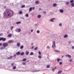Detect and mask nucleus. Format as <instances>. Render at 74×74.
<instances>
[{
  "mask_svg": "<svg viewBox=\"0 0 74 74\" xmlns=\"http://www.w3.org/2000/svg\"><path fill=\"white\" fill-rule=\"evenodd\" d=\"M7 59H10V57H7Z\"/></svg>",
  "mask_w": 74,
  "mask_h": 74,
  "instance_id": "obj_56",
  "label": "nucleus"
},
{
  "mask_svg": "<svg viewBox=\"0 0 74 74\" xmlns=\"http://www.w3.org/2000/svg\"><path fill=\"white\" fill-rule=\"evenodd\" d=\"M59 26H62V23H60L59 24Z\"/></svg>",
  "mask_w": 74,
  "mask_h": 74,
  "instance_id": "obj_37",
  "label": "nucleus"
},
{
  "mask_svg": "<svg viewBox=\"0 0 74 74\" xmlns=\"http://www.w3.org/2000/svg\"><path fill=\"white\" fill-rule=\"evenodd\" d=\"M56 19V18H51L50 20V22H54V21Z\"/></svg>",
  "mask_w": 74,
  "mask_h": 74,
  "instance_id": "obj_5",
  "label": "nucleus"
},
{
  "mask_svg": "<svg viewBox=\"0 0 74 74\" xmlns=\"http://www.w3.org/2000/svg\"><path fill=\"white\" fill-rule=\"evenodd\" d=\"M38 71H32V72H38Z\"/></svg>",
  "mask_w": 74,
  "mask_h": 74,
  "instance_id": "obj_26",
  "label": "nucleus"
},
{
  "mask_svg": "<svg viewBox=\"0 0 74 74\" xmlns=\"http://www.w3.org/2000/svg\"><path fill=\"white\" fill-rule=\"evenodd\" d=\"M69 2H67L66 3V4L67 5H69Z\"/></svg>",
  "mask_w": 74,
  "mask_h": 74,
  "instance_id": "obj_40",
  "label": "nucleus"
},
{
  "mask_svg": "<svg viewBox=\"0 0 74 74\" xmlns=\"http://www.w3.org/2000/svg\"><path fill=\"white\" fill-rule=\"evenodd\" d=\"M36 33H38V34H39V33H40V30H38L36 31Z\"/></svg>",
  "mask_w": 74,
  "mask_h": 74,
  "instance_id": "obj_20",
  "label": "nucleus"
},
{
  "mask_svg": "<svg viewBox=\"0 0 74 74\" xmlns=\"http://www.w3.org/2000/svg\"><path fill=\"white\" fill-rule=\"evenodd\" d=\"M24 54L25 53H24V52H22L20 54V55H21V56H22V55H24Z\"/></svg>",
  "mask_w": 74,
  "mask_h": 74,
  "instance_id": "obj_17",
  "label": "nucleus"
},
{
  "mask_svg": "<svg viewBox=\"0 0 74 74\" xmlns=\"http://www.w3.org/2000/svg\"><path fill=\"white\" fill-rule=\"evenodd\" d=\"M67 37H68V35L65 34L64 36V38H67Z\"/></svg>",
  "mask_w": 74,
  "mask_h": 74,
  "instance_id": "obj_8",
  "label": "nucleus"
},
{
  "mask_svg": "<svg viewBox=\"0 0 74 74\" xmlns=\"http://www.w3.org/2000/svg\"><path fill=\"white\" fill-rule=\"evenodd\" d=\"M72 49H74V46H73L72 47Z\"/></svg>",
  "mask_w": 74,
  "mask_h": 74,
  "instance_id": "obj_54",
  "label": "nucleus"
},
{
  "mask_svg": "<svg viewBox=\"0 0 74 74\" xmlns=\"http://www.w3.org/2000/svg\"><path fill=\"white\" fill-rule=\"evenodd\" d=\"M21 7L22 8H24V7H25V5H23L22 6H21Z\"/></svg>",
  "mask_w": 74,
  "mask_h": 74,
  "instance_id": "obj_23",
  "label": "nucleus"
},
{
  "mask_svg": "<svg viewBox=\"0 0 74 74\" xmlns=\"http://www.w3.org/2000/svg\"><path fill=\"white\" fill-rule=\"evenodd\" d=\"M12 36V34H9V35H8V37H11V36Z\"/></svg>",
  "mask_w": 74,
  "mask_h": 74,
  "instance_id": "obj_13",
  "label": "nucleus"
},
{
  "mask_svg": "<svg viewBox=\"0 0 74 74\" xmlns=\"http://www.w3.org/2000/svg\"><path fill=\"white\" fill-rule=\"evenodd\" d=\"M17 30H18V33H20L21 31V28H17Z\"/></svg>",
  "mask_w": 74,
  "mask_h": 74,
  "instance_id": "obj_7",
  "label": "nucleus"
},
{
  "mask_svg": "<svg viewBox=\"0 0 74 74\" xmlns=\"http://www.w3.org/2000/svg\"><path fill=\"white\" fill-rule=\"evenodd\" d=\"M31 31V32H32L33 31V30L32 29Z\"/></svg>",
  "mask_w": 74,
  "mask_h": 74,
  "instance_id": "obj_61",
  "label": "nucleus"
},
{
  "mask_svg": "<svg viewBox=\"0 0 74 74\" xmlns=\"http://www.w3.org/2000/svg\"><path fill=\"white\" fill-rule=\"evenodd\" d=\"M60 59L59 58H58L57 60V61L58 62H59V61H60Z\"/></svg>",
  "mask_w": 74,
  "mask_h": 74,
  "instance_id": "obj_28",
  "label": "nucleus"
},
{
  "mask_svg": "<svg viewBox=\"0 0 74 74\" xmlns=\"http://www.w3.org/2000/svg\"><path fill=\"white\" fill-rule=\"evenodd\" d=\"M23 48V45H22L20 47V49H22Z\"/></svg>",
  "mask_w": 74,
  "mask_h": 74,
  "instance_id": "obj_25",
  "label": "nucleus"
},
{
  "mask_svg": "<svg viewBox=\"0 0 74 74\" xmlns=\"http://www.w3.org/2000/svg\"><path fill=\"white\" fill-rule=\"evenodd\" d=\"M11 66H14V64L13 63L12 64Z\"/></svg>",
  "mask_w": 74,
  "mask_h": 74,
  "instance_id": "obj_49",
  "label": "nucleus"
},
{
  "mask_svg": "<svg viewBox=\"0 0 74 74\" xmlns=\"http://www.w3.org/2000/svg\"><path fill=\"white\" fill-rule=\"evenodd\" d=\"M17 47H19L21 45V44L19 43H18L17 44Z\"/></svg>",
  "mask_w": 74,
  "mask_h": 74,
  "instance_id": "obj_18",
  "label": "nucleus"
},
{
  "mask_svg": "<svg viewBox=\"0 0 74 74\" xmlns=\"http://www.w3.org/2000/svg\"><path fill=\"white\" fill-rule=\"evenodd\" d=\"M12 42V40H11L9 41L8 42H9V43H11Z\"/></svg>",
  "mask_w": 74,
  "mask_h": 74,
  "instance_id": "obj_27",
  "label": "nucleus"
},
{
  "mask_svg": "<svg viewBox=\"0 0 74 74\" xmlns=\"http://www.w3.org/2000/svg\"><path fill=\"white\" fill-rule=\"evenodd\" d=\"M13 57H16V54H14L13 56Z\"/></svg>",
  "mask_w": 74,
  "mask_h": 74,
  "instance_id": "obj_43",
  "label": "nucleus"
},
{
  "mask_svg": "<svg viewBox=\"0 0 74 74\" xmlns=\"http://www.w3.org/2000/svg\"><path fill=\"white\" fill-rule=\"evenodd\" d=\"M71 6H72V7H74V3H72L71 4Z\"/></svg>",
  "mask_w": 74,
  "mask_h": 74,
  "instance_id": "obj_22",
  "label": "nucleus"
},
{
  "mask_svg": "<svg viewBox=\"0 0 74 74\" xmlns=\"http://www.w3.org/2000/svg\"><path fill=\"white\" fill-rule=\"evenodd\" d=\"M55 70L54 69H52V70L53 71H55Z\"/></svg>",
  "mask_w": 74,
  "mask_h": 74,
  "instance_id": "obj_48",
  "label": "nucleus"
},
{
  "mask_svg": "<svg viewBox=\"0 0 74 74\" xmlns=\"http://www.w3.org/2000/svg\"><path fill=\"white\" fill-rule=\"evenodd\" d=\"M23 14L22 11H20L19 12V14H20V15H21V14Z\"/></svg>",
  "mask_w": 74,
  "mask_h": 74,
  "instance_id": "obj_21",
  "label": "nucleus"
},
{
  "mask_svg": "<svg viewBox=\"0 0 74 74\" xmlns=\"http://www.w3.org/2000/svg\"><path fill=\"white\" fill-rule=\"evenodd\" d=\"M65 56L66 57H68L69 58H71V55H69V54H67L65 55Z\"/></svg>",
  "mask_w": 74,
  "mask_h": 74,
  "instance_id": "obj_6",
  "label": "nucleus"
},
{
  "mask_svg": "<svg viewBox=\"0 0 74 74\" xmlns=\"http://www.w3.org/2000/svg\"><path fill=\"white\" fill-rule=\"evenodd\" d=\"M47 49H49L50 48V47H49V46H48L46 48Z\"/></svg>",
  "mask_w": 74,
  "mask_h": 74,
  "instance_id": "obj_39",
  "label": "nucleus"
},
{
  "mask_svg": "<svg viewBox=\"0 0 74 74\" xmlns=\"http://www.w3.org/2000/svg\"><path fill=\"white\" fill-rule=\"evenodd\" d=\"M8 45V44L7 42L4 43L2 45V46L3 47H7Z\"/></svg>",
  "mask_w": 74,
  "mask_h": 74,
  "instance_id": "obj_3",
  "label": "nucleus"
},
{
  "mask_svg": "<svg viewBox=\"0 0 74 74\" xmlns=\"http://www.w3.org/2000/svg\"><path fill=\"white\" fill-rule=\"evenodd\" d=\"M26 58H24L23 60V62H25V61H26Z\"/></svg>",
  "mask_w": 74,
  "mask_h": 74,
  "instance_id": "obj_34",
  "label": "nucleus"
},
{
  "mask_svg": "<svg viewBox=\"0 0 74 74\" xmlns=\"http://www.w3.org/2000/svg\"><path fill=\"white\" fill-rule=\"evenodd\" d=\"M21 22H17L16 23V24H20V23H21Z\"/></svg>",
  "mask_w": 74,
  "mask_h": 74,
  "instance_id": "obj_31",
  "label": "nucleus"
},
{
  "mask_svg": "<svg viewBox=\"0 0 74 74\" xmlns=\"http://www.w3.org/2000/svg\"><path fill=\"white\" fill-rule=\"evenodd\" d=\"M62 73V71H60L58 72V74H61Z\"/></svg>",
  "mask_w": 74,
  "mask_h": 74,
  "instance_id": "obj_11",
  "label": "nucleus"
},
{
  "mask_svg": "<svg viewBox=\"0 0 74 74\" xmlns=\"http://www.w3.org/2000/svg\"><path fill=\"white\" fill-rule=\"evenodd\" d=\"M56 69V67H55V68H54V69L55 70V69Z\"/></svg>",
  "mask_w": 74,
  "mask_h": 74,
  "instance_id": "obj_64",
  "label": "nucleus"
},
{
  "mask_svg": "<svg viewBox=\"0 0 74 74\" xmlns=\"http://www.w3.org/2000/svg\"><path fill=\"white\" fill-rule=\"evenodd\" d=\"M11 29L12 30L14 28V27L13 26H12L10 27Z\"/></svg>",
  "mask_w": 74,
  "mask_h": 74,
  "instance_id": "obj_36",
  "label": "nucleus"
},
{
  "mask_svg": "<svg viewBox=\"0 0 74 74\" xmlns=\"http://www.w3.org/2000/svg\"><path fill=\"white\" fill-rule=\"evenodd\" d=\"M34 49V47L32 46L31 48V49Z\"/></svg>",
  "mask_w": 74,
  "mask_h": 74,
  "instance_id": "obj_53",
  "label": "nucleus"
},
{
  "mask_svg": "<svg viewBox=\"0 0 74 74\" xmlns=\"http://www.w3.org/2000/svg\"><path fill=\"white\" fill-rule=\"evenodd\" d=\"M25 53L26 55H29V51H26Z\"/></svg>",
  "mask_w": 74,
  "mask_h": 74,
  "instance_id": "obj_14",
  "label": "nucleus"
},
{
  "mask_svg": "<svg viewBox=\"0 0 74 74\" xmlns=\"http://www.w3.org/2000/svg\"><path fill=\"white\" fill-rule=\"evenodd\" d=\"M57 5H56V3H54L53 5V7H55V6H56Z\"/></svg>",
  "mask_w": 74,
  "mask_h": 74,
  "instance_id": "obj_30",
  "label": "nucleus"
},
{
  "mask_svg": "<svg viewBox=\"0 0 74 74\" xmlns=\"http://www.w3.org/2000/svg\"><path fill=\"white\" fill-rule=\"evenodd\" d=\"M23 65H25V64H26V63L25 62H23Z\"/></svg>",
  "mask_w": 74,
  "mask_h": 74,
  "instance_id": "obj_47",
  "label": "nucleus"
},
{
  "mask_svg": "<svg viewBox=\"0 0 74 74\" xmlns=\"http://www.w3.org/2000/svg\"><path fill=\"white\" fill-rule=\"evenodd\" d=\"M34 54V53L33 52H31L30 54V55H33Z\"/></svg>",
  "mask_w": 74,
  "mask_h": 74,
  "instance_id": "obj_29",
  "label": "nucleus"
},
{
  "mask_svg": "<svg viewBox=\"0 0 74 74\" xmlns=\"http://www.w3.org/2000/svg\"><path fill=\"white\" fill-rule=\"evenodd\" d=\"M61 58H63V56H62Z\"/></svg>",
  "mask_w": 74,
  "mask_h": 74,
  "instance_id": "obj_63",
  "label": "nucleus"
},
{
  "mask_svg": "<svg viewBox=\"0 0 74 74\" xmlns=\"http://www.w3.org/2000/svg\"><path fill=\"white\" fill-rule=\"evenodd\" d=\"M25 16H26V17H28V16H29V15L28 14H27L25 15Z\"/></svg>",
  "mask_w": 74,
  "mask_h": 74,
  "instance_id": "obj_38",
  "label": "nucleus"
},
{
  "mask_svg": "<svg viewBox=\"0 0 74 74\" xmlns=\"http://www.w3.org/2000/svg\"><path fill=\"white\" fill-rule=\"evenodd\" d=\"M39 10L40 11V10H41V9L40 8H39Z\"/></svg>",
  "mask_w": 74,
  "mask_h": 74,
  "instance_id": "obj_62",
  "label": "nucleus"
},
{
  "mask_svg": "<svg viewBox=\"0 0 74 74\" xmlns=\"http://www.w3.org/2000/svg\"><path fill=\"white\" fill-rule=\"evenodd\" d=\"M34 44V43H32L31 44L32 45H33Z\"/></svg>",
  "mask_w": 74,
  "mask_h": 74,
  "instance_id": "obj_58",
  "label": "nucleus"
},
{
  "mask_svg": "<svg viewBox=\"0 0 74 74\" xmlns=\"http://www.w3.org/2000/svg\"><path fill=\"white\" fill-rule=\"evenodd\" d=\"M6 40V38H0V41H5Z\"/></svg>",
  "mask_w": 74,
  "mask_h": 74,
  "instance_id": "obj_4",
  "label": "nucleus"
},
{
  "mask_svg": "<svg viewBox=\"0 0 74 74\" xmlns=\"http://www.w3.org/2000/svg\"><path fill=\"white\" fill-rule=\"evenodd\" d=\"M71 42H69L68 43L69 44H71Z\"/></svg>",
  "mask_w": 74,
  "mask_h": 74,
  "instance_id": "obj_52",
  "label": "nucleus"
},
{
  "mask_svg": "<svg viewBox=\"0 0 74 74\" xmlns=\"http://www.w3.org/2000/svg\"><path fill=\"white\" fill-rule=\"evenodd\" d=\"M36 3L37 4H38V1H36Z\"/></svg>",
  "mask_w": 74,
  "mask_h": 74,
  "instance_id": "obj_46",
  "label": "nucleus"
},
{
  "mask_svg": "<svg viewBox=\"0 0 74 74\" xmlns=\"http://www.w3.org/2000/svg\"><path fill=\"white\" fill-rule=\"evenodd\" d=\"M54 52H56L57 53L60 52V51H58L57 50H54Z\"/></svg>",
  "mask_w": 74,
  "mask_h": 74,
  "instance_id": "obj_9",
  "label": "nucleus"
},
{
  "mask_svg": "<svg viewBox=\"0 0 74 74\" xmlns=\"http://www.w3.org/2000/svg\"><path fill=\"white\" fill-rule=\"evenodd\" d=\"M4 49V48L3 47H1V49Z\"/></svg>",
  "mask_w": 74,
  "mask_h": 74,
  "instance_id": "obj_55",
  "label": "nucleus"
},
{
  "mask_svg": "<svg viewBox=\"0 0 74 74\" xmlns=\"http://www.w3.org/2000/svg\"><path fill=\"white\" fill-rule=\"evenodd\" d=\"M38 58H39V59H41V56H38Z\"/></svg>",
  "mask_w": 74,
  "mask_h": 74,
  "instance_id": "obj_41",
  "label": "nucleus"
},
{
  "mask_svg": "<svg viewBox=\"0 0 74 74\" xmlns=\"http://www.w3.org/2000/svg\"><path fill=\"white\" fill-rule=\"evenodd\" d=\"M56 43H55V41H53V45H52V48L55 49V48H56Z\"/></svg>",
  "mask_w": 74,
  "mask_h": 74,
  "instance_id": "obj_2",
  "label": "nucleus"
},
{
  "mask_svg": "<svg viewBox=\"0 0 74 74\" xmlns=\"http://www.w3.org/2000/svg\"><path fill=\"white\" fill-rule=\"evenodd\" d=\"M49 67H50V65H48L47 66V68H49Z\"/></svg>",
  "mask_w": 74,
  "mask_h": 74,
  "instance_id": "obj_32",
  "label": "nucleus"
},
{
  "mask_svg": "<svg viewBox=\"0 0 74 74\" xmlns=\"http://www.w3.org/2000/svg\"><path fill=\"white\" fill-rule=\"evenodd\" d=\"M2 45V44L0 43V46H1Z\"/></svg>",
  "mask_w": 74,
  "mask_h": 74,
  "instance_id": "obj_57",
  "label": "nucleus"
},
{
  "mask_svg": "<svg viewBox=\"0 0 74 74\" xmlns=\"http://www.w3.org/2000/svg\"><path fill=\"white\" fill-rule=\"evenodd\" d=\"M16 66H13V69H16Z\"/></svg>",
  "mask_w": 74,
  "mask_h": 74,
  "instance_id": "obj_24",
  "label": "nucleus"
},
{
  "mask_svg": "<svg viewBox=\"0 0 74 74\" xmlns=\"http://www.w3.org/2000/svg\"><path fill=\"white\" fill-rule=\"evenodd\" d=\"M6 6H4V8H6Z\"/></svg>",
  "mask_w": 74,
  "mask_h": 74,
  "instance_id": "obj_59",
  "label": "nucleus"
},
{
  "mask_svg": "<svg viewBox=\"0 0 74 74\" xmlns=\"http://www.w3.org/2000/svg\"><path fill=\"white\" fill-rule=\"evenodd\" d=\"M60 12L61 13H63V12H64V11H63V10L61 9L60 10Z\"/></svg>",
  "mask_w": 74,
  "mask_h": 74,
  "instance_id": "obj_12",
  "label": "nucleus"
},
{
  "mask_svg": "<svg viewBox=\"0 0 74 74\" xmlns=\"http://www.w3.org/2000/svg\"><path fill=\"white\" fill-rule=\"evenodd\" d=\"M32 10V7H31L29 8V12H30Z\"/></svg>",
  "mask_w": 74,
  "mask_h": 74,
  "instance_id": "obj_15",
  "label": "nucleus"
},
{
  "mask_svg": "<svg viewBox=\"0 0 74 74\" xmlns=\"http://www.w3.org/2000/svg\"><path fill=\"white\" fill-rule=\"evenodd\" d=\"M38 53L39 55H41V53L40 51H39Z\"/></svg>",
  "mask_w": 74,
  "mask_h": 74,
  "instance_id": "obj_42",
  "label": "nucleus"
},
{
  "mask_svg": "<svg viewBox=\"0 0 74 74\" xmlns=\"http://www.w3.org/2000/svg\"><path fill=\"white\" fill-rule=\"evenodd\" d=\"M46 12L45 11H43V14H46Z\"/></svg>",
  "mask_w": 74,
  "mask_h": 74,
  "instance_id": "obj_51",
  "label": "nucleus"
},
{
  "mask_svg": "<svg viewBox=\"0 0 74 74\" xmlns=\"http://www.w3.org/2000/svg\"><path fill=\"white\" fill-rule=\"evenodd\" d=\"M59 64L60 65L62 64V62H59Z\"/></svg>",
  "mask_w": 74,
  "mask_h": 74,
  "instance_id": "obj_45",
  "label": "nucleus"
},
{
  "mask_svg": "<svg viewBox=\"0 0 74 74\" xmlns=\"http://www.w3.org/2000/svg\"><path fill=\"white\" fill-rule=\"evenodd\" d=\"M70 3H73L74 2V0H72L70 1Z\"/></svg>",
  "mask_w": 74,
  "mask_h": 74,
  "instance_id": "obj_35",
  "label": "nucleus"
},
{
  "mask_svg": "<svg viewBox=\"0 0 74 74\" xmlns=\"http://www.w3.org/2000/svg\"><path fill=\"white\" fill-rule=\"evenodd\" d=\"M38 49V47H36L34 49V50H35V51L37 50V49Z\"/></svg>",
  "mask_w": 74,
  "mask_h": 74,
  "instance_id": "obj_33",
  "label": "nucleus"
},
{
  "mask_svg": "<svg viewBox=\"0 0 74 74\" xmlns=\"http://www.w3.org/2000/svg\"><path fill=\"white\" fill-rule=\"evenodd\" d=\"M41 16L40 15H39L37 16V18H40Z\"/></svg>",
  "mask_w": 74,
  "mask_h": 74,
  "instance_id": "obj_16",
  "label": "nucleus"
},
{
  "mask_svg": "<svg viewBox=\"0 0 74 74\" xmlns=\"http://www.w3.org/2000/svg\"><path fill=\"white\" fill-rule=\"evenodd\" d=\"M16 54L17 55H20V54H21V53H20V52L18 51V52H17L16 53Z\"/></svg>",
  "mask_w": 74,
  "mask_h": 74,
  "instance_id": "obj_10",
  "label": "nucleus"
},
{
  "mask_svg": "<svg viewBox=\"0 0 74 74\" xmlns=\"http://www.w3.org/2000/svg\"><path fill=\"white\" fill-rule=\"evenodd\" d=\"M9 58L10 59H11V58H12V56H11L9 57Z\"/></svg>",
  "mask_w": 74,
  "mask_h": 74,
  "instance_id": "obj_44",
  "label": "nucleus"
},
{
  "mask_svg": "<svg viewBox=\"0 0 74 74\" xmlns=\"http://www.w3.org/2000/svg\"><path fill=\"white\" fill-rule=\"evenodd\" d=\"M69 62H71L73 61V59H70L69 60Z\"/></svg>",
  "mask_w": 74,
  "mask_h": 74,
  "instance_id": "obj_19",
  "label": "nucleus"
},
{
  "mask_svg": "<svg viewBox=\"0 0 74 74\" xmlns=\"http://www.w3.org/2000/svg\"><path fill=\"white\" fill-rule=\"evenodd\" d=\"M32 9H33V10H34L35 9V8L34 7H33Z\"/></svg>",
  "mask_w": 74,
  "mask_h": 74,
  "instance_id": "obj_50",
  "label": "nucleus"
},
{
  "mask_svg": "<svg viewBox=\"0 0 74 74\" xmlns=\"http://www.w3.org/2000/svg\"><path fill=\"white\" fill-rule=\"evenodd\" d=\"M15 31H16V32H18V30H17V29H16V30H15Z\"/></svg>",
  "mask_w": 74,
  "mask_h": 74,
  "instance_id": "obj_60",
  "label": "nucleus"
},
{
  "mask_svg": "<svg viewBox=\"0 0 74 74\" xmlns=\"http://www.w3.org/2000/svg\"><path fill=\"white\" fill-rule=\"evenodd\" d=\"M13 14V12L12 11H6L4 13V17L5 18H8L11 17Z\"/></svg>",
  "mask_w": 74,
  "mask_h": 74,
  "instance_id": "obj_1",
  "label": "nucleus"
}]
</instances>
